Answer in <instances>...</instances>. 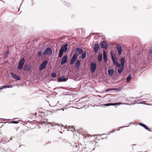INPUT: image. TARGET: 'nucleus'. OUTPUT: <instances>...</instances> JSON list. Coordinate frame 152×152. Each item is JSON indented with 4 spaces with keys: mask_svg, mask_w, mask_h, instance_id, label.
Masks as SVG:
<instances>
[{
    "mask_svg": "<svg viewBox=\"0 0 152 152\" xmlns=\"http://www.w3.org/2000/svg\"><path fill=\"white\" fill-rule=\"evenodd\" d=\"M18 123H19V122L17 121H12V123L15 124H18Z\"/></svg>",
    "mask_w": 152,
    "mask_h": 152,
    "instance_id": "29",
    "label": "nucleus"
},
{
    "mask_svg": "<svg viewBox=\"0 0 152 152\" xmlns=\"http://www.w3.org/2000/svg\"><path fill=\"white\" fill-rule=\"evenodd\" d=\"M103 55L104 61V62H106L107 60V57L106 56V52L104 50H103Z\"/></svg>",
    "mask_w": 152,
    "mask_h": 152,
    "instance_id": "19",
    "label": "nucleus"
},
{
    "mask_svg": "<svg viewBox=\"0 0 152 152\" xmlns=\"http://www.w3.org/2000/svg\"><path fill=\"white\" fill-rule=\"evenodd\" d=\"M86 51L84 52L82 54L81 58L82 59L84 58L86 56Z\"/></svg>",
    "mask_w": 152,
    "mask_h": 152,
    "instance_id": "26",
    "label": "nucleus"
},
{
    "mask_svg": "<svg viewBox=\"0 0 152 152\" xmlns=\"http://www.w3.org/2000/svg\"><path fill=\"white\" fill-rule=\"evenodd\" d=\"M80 65V62L79 60H77L75 63V68L76 69L78 68Z\"/></svg>",
    "mask_w": 152,
    "mask_h": 152,
    "instance_id": "17",
    "label": "nucleus"
},
{
    "mask_svg": "<svg viewBox=\"0 0 152 152\" xmlns=\"http://www.w3.org/2000/svg\"><path fill=\"white\" fill-rule=\"evenodd\" d=\"M121 103L119 102L117 103H107L106 104H102L100 105H98L99 106H101L102 107H103L104 106H111V105H117L118 104H121ZM96 106H98L96 105Z\"/></svg>",
    "mask_w": 152,
    "mask_h": 152,
    "instance_id": "11",
    "label": "nucleus"
},
{
    "mask_svg": "<svg viewBox=\"0 0 152 152\" xmlns=\"http://www.w3.org/2000/svg\"><path fill=\"white\" fill-rule=\"evenodd\" d=\"M116 48L118 50V54L119 55L121 54L122 49L121 46L119 45H117Z\"/></svg>",
    "mask_w": 152,
    "mask_h": 152,
    "instance_id": "13",
    "label": "nucleus"
},
{
    "mask_svg": "<svg viewBox=\"0 0 152 152\" xmlns=\"http://www.w3.org/2000/svg\"><path fill=\"white\" fill-rule=\"evenodd\" d=\"M2 88L1 86V87H0V90H2Z\"/></svg>",
    "mask_w": 152,
    "mask_h": 152,
    "instance_id": "32",
    "label": "nucleus"
},
{
    "mask_svg": "<svg viewBox=\"0 0 152 152\" xmlns=\"http://www.w3.org/2000/svg\"><path fill=\"white\" fill-rule=\"evenodd\" d=\"M52 50L50 48H47L43 54L44 55H51L52 53Z\"/></svg>",
    "mask_w": 152,
    "mask_h": 152,
    "instance_id": "4",
    "label": "nucleus"
},
{
    "mask_svg": "<svg viewBox=\"0 0 152 152\" xmlns=\"http://www.w3.org/2000/svg\"><path fill=\"white\" fill-rule=\"evenodd\" d=\"M42 52L41 51L39 52L38 53V55L39 56H41L42 55Z\"/></svg>",
    "mask_w": 152,
    "mask_h": 152,
    "instance_id": "30",
    "label": "nucleus"
},
{
    "mask_svg": "<svg viewBox=\"0 0 152 152\" xmlns=\"http://www.w3.org/2000/svg\"><path fill=\"white\" fill-rule=\"evenodd\" d=\"M67 80L66 78L60 77L58 79V81L59 82H65Z\"/></svg>",
    "mask_w": 152,
    "mask_h": 152,
    "instance_id": "20",
    "label": "nucleus"
},
{
    "mask_svg": "<svg viewBox=\"0 0 152 152\" xmlns=\"http://www.w3.org/2000/svg\"><path fill=\"white\" fill-rule=\"evenodd\" d=\"M73 130H74V128H73V129H72V131H73Z\"/></svg>",
    "mask_w": 152,
    "mask_h": 152,
    "instance_id": "34",
    "label": "nucleus"
},
{
    "mask_svg": "<svg viewBox=\"0 0 152 152\" xmlns=\"http://www.w3.org/2000/svg\"><path fill=\"white\" fill-rule=\"evenodd\" d=\"M36 115V113H35Z\"/></svg>",
    "mask_w": 152,
    "mask_h": 152,
    "instance_id": "40",
    "label": "nucleus"
},
{
    "mask_svg": "<svg viewBox=\"0 0 152 152\" xmlns=\"http://www.w3.org/2000/svg\"><path fill=\"white\" fill-rule=\"evenodd\" d=\"M96 67V64L95 63L92 62L91 64V69L92 72H94Z\"/></svg>",
    "mask_w": 152,
    "mask_h": 152,
    "instance_id": "9",
    "label": "nucleus"
},
{
    "mask_svg": "<svg viewBox=\"0 0 152 152\" xmlns=\"http://www.w3.org/2000/svg\"><path fill=\"white\" fill-rule=\"evenodd\" d=\"M102 55H99L98 56V60L99 62H100L102 61Z\"/></svg>",
    "mask_w": 152,
    "mask_h": 152,
    "instance_id": "25",
    "label": "nucleus"
},
{
    "mask_svg": "<svg viewBox=\"0 0 152 152\" xmlns=\"http://www.w3.org/2000/svg\"><path fill=\"white\" fill-rule=\"evenodd\" d=\"M110 90H113V89H111Z\"/></svg>",
    "mask_w": 152,
    "mask_h": 152,
    "instance_id": "36",
    "label": "nucleus"
},
{
    "mask_svg": "<svg viewBox=\"0 0 152 152\" xmlns=\"http://www.w3.org/2000/svg\"><path fill=\"white\" fill-rule=\"evenodd\" d=\"M121 63L120 67L118 69V71L119 73H121L124 69L125 64V60L123 58H121L120 60Z\"/></svg>",
    "mask_w": 152,
    "mask_h": 152,
    "instance_id": "1",
    "label": "nucleus"
},
{
    "mask_svg": "<svg viewBox=\"0 0 152 152\" xmlns=\"http://www.w3.org/2000/svg\"><path fill=\"white\" fill-rule=\"evenodd\" d=\"M131 79V74H129L128 76H127L126 79V82L127 83L129 82Z\"/></svg>",
    "mask_w": 152,
    "mask_h": 152,
    "instance_id": "23",
    "label": "nucleus"
},
{
    "mask_svg": "<svg viewBox=\"0 0 152 152\" xmlns=\"http://www.w3.org/2000/svg\"><path fill=\"white\" fill-rule=\"evenodd\" d=\"M24 69L25 71H29L30 69V66L28 65H25L24 67Z\"/></svg>",
    "mask_w": 152,
    "mask_h": 152,
    "instance_id": "21",
    "label": "nucleus"
},
{
    "mask_svg": "<svg viewBox=\"0 0 152 152\" xmlns=\"http://www.w3.org/2000/svg\"><path fill=\"white\" fill-rule=\"evenodd\" d=\"M48 63V61L47 60L44 61L41 64L40 67L39 69L42 70L43 69L45 68L46 65Z\"/></svg>",
    "mask_w": 152,
    "mask_h": 152,
    "instance_id": "7",
    "label": "nucleus"
},
{
    "mask_svg": "<svg viewBox=\"0 0 152 152\" xmlns=\"http://www.w3.org/2000/svg\"><path fill=\"white\" fill-rule=\"evenodd\" d=\"M67 56L66 55L64 56L61 61V65H62L64 64H65L67 61Z\"/></svg>",
    "mask_w": 152,
    "mask_h": 152,
    "instance_id": "10",
    "label": "nucleus"
},
{
    "mask_svg": "<svg viewBox=\"0 0 152 152\" xmlns=\"http://www.w3.org/2000/svg\"><path fill=\"white\" fill-rule=\"evenodd\" d=\"M108 74L110 76H112L114 74V71L113 69H108Z\"/></svg>",
    "mask_w": 152,
    "mask_h": 152,
    "instance_id": "18",
    "label": "nucleus"
},
{
    "mask_svg": "<svg viewBox=\"0 0 152 152\" xmlns=\"http://www.w3.org/2000/svg\"><path fill=\"white\" fill-rule=\"evenodd\" d=\"M149 52L151 54L152 53V50L151 49H150L149 50Z\"/></svg>",
    "mask_w": 152,
    "mask_h": 152,
    "instance_id": "31",
    "label": "nucleus"
},
{
    "mask_svg": "<svg viewBox=\"0 0 152 152\" xmlns=\"http://www.w3.org/2000/svg\"><path fill=\"white\" fill-rule=\"evenodd\" d=\"M111 56L113 64L114 65H115L117 67H120V64H119L118 62L115 61L113 55V52H111Z\"/></svg>",
    "mask_w": 152,
    "mask_h": 152,
    "instance_id": "3",
    "label": "nucleus"
},
{
    "mask_svg": "<svg viewBox=\"0 0 152 152\" xmlns=\"http://www.w3.org/2000/svg\"><path fill=\"white\" fill-rule=\"evenodd\" d=\"M12 140V137H11L10 138V140Z\"/></svg>",
    "mask_w": 152,
    "mask_h": 152,
    "instance_id": "33",
    "label": "nucleus"
},
{
    "mask_svg": "<svg viewBox=\"0 0 152 152\" xmlns=\"http://www.w3.org/2000/svg\"><path fill=\"white\" fill-rule=\"evenodd\" d=\"M77 54L76 53H74L73 54V56L70 61V64H73L75 61L77 59Z\"/></svg>",
    "mask_w": 152,
    "mask_h": 152,
    "instance_id": "5",
    "label": "nucleus"
},
{
    "mask_svg": "<svg viewBox=\"0 0 152 152\" xmlns=\"http://www.w3.org/2000/svg\"><path fill=\"white\" fill-rule=\"evenodd\" d=\"M68 46L67 44H65L64 46H62L58 54V56L59 57H61L63 54V52H66L67 50V47Z\"/></svg>",
    "mask_w": 152,
    "mask_h": 152,
    "instance_id": "2",
    "label": "nucleus"
},
{
    "mask_svg": "<svg viewBox=\"0 0 152 152\" xmlns=\"http://www.w3.org/2000/svg\"><path fill=\"white\" fill-rule=\"evenodd\" d=\"M9 51H6L4 53V55L5 56L7 57Z\"/></svg>",
    "mask_w": 152,
    "mask_h": 152,
    "instance_id": "28",
    "label": "nucleus"
},
{
    "mask_svg": "<svg viewBox=\"0 0 152 152\" xmlns=\"http://www.w3.org/2000/svg\"><path fill=\"white\" fill-rule=\"evenodd\" d=\"M57 104V103L54 102V101H52L50 103H49V105L51 107H54Z\"/></svg>",
    "mask_w": 152,
    "mask_h": 152,
    "instance_id": "22",
    "label": "nucleus"
},
{
    "mask_svg": "<svg viewBox=\"0 0 152 152\" xmlns=\"http://www.w3.org/2000/svg\"><path fill=\"white\" fill-rule=\"evenodd\" d=\"M24 62V58H23L19 62L18 68V69L20 70L22 68Z\"/></svg>",
    "mask_w": 152,
    "mask_h": 152,
    "instance_id": "6",
    "label": "nucleus"
},
{
    "mask_svg": "<svg viewBox=\"0 0 152 152\" xmlns=\"http://www.w3.org/2000/svg\"><path fill=\"white\" fill-rule=\"evenodd\" d=\"M119 129H118V130H118V131H119Z\"/></svg>",
    "mask_w": 152,
    "mask_h": 152,
    "instance_id": "38",
    "label": "nucleus"
},
{
    "mask_svg": "<svg viewBox=\"0 0 152 152\" xmlns=\"http://www.w3.org/2000/svg\"><path fill=\"white\" fill-rule=\"evenodd\" d=\"M1 87L2 89H3V88H12V86L11 85H7L4 86H2Z\"/></svg>",
    "mask_w": 152,
    "mask_h": 152,
    "instance_id": "24",
    "label": "nucleus"
},
{
    "mask_svg": "<svg viewBox=\"0 0 152 152\" xmlns=\"http://www.w3.org/2000/svg\"><path fill=\"white\" fill-rule=\"evenodd\" d=\"M139 124L140 126L148 130V131L150 132L151 131V130L149 128L148 126H147L146 125H145V124H143L141 123H140Z\"/></svg>",
    "mask_w": 152,
    "mask_h": 152,
    "instance_id": "16",
    "label": "nucleus"
},
{
    "mask_svg": "<svg viewBox=\"0 0 152 152\" xmlns=\"http://www.w3.org/2000/svg\"><path fill=\"white\" fill-rule=\"evenodd\" d=\"M10 74L12 78L16 80H19L20 79V77L19 76H17L12 72H10Z\"/></svg>",
    "mask_w": 152,
    "mask_h": 152,
    "instance_id": "12",
    "label": "nucleus"
},
{
    "mask_svg": "<svg viewBox=\"0 0 152 152\" xmlns=\"http://www.w3.org/2000/svg\"><path fill=\"white\" fill-rule=\"evenodd\" d=\"M107 43L106 41H102L101 44V47L102 48L106 49L107 47Z\"/></svg>",
    "mask_w": 152,
    "mask_h": 152,
    "instance_id": "8",
    "label": "nucleus"
},
{
    "mask_svg": "<svg viewBox=\"0 0 152 152\" xmlns=\"http://www.w3.org/2000/svg\"><path fill=\"white\" fill-rule=\"evenodd\" d=\"M83 52V50L81 48H77L75 50V52L74 53L77 54V55Z\"/></svg>",
    "mask_w": 152,
    "mask_h": 152,
    "instance_id": "14",
    "label": "nucleus"
},
{
    "mask_svg": "<svg viewBox=\"0 0 152 152\" xmlns=\"http://www.w3.org/2000/svg\"><path fill=\"white\" fill-rule=\"evenodd\" d=\"M99 44L97 43H96L94 45V50L95 51V52L96 53H97L98 51V50L99 49Z\"/></svg>",
    "mask_w": 152,
    "mask_h": 152,
    "instance_id": "15",
    "label": "nucleus"
},
{
    "mask_svg": "<svg viewBox=\"0 0 152 152\" xmlns=\"http://www.w3.org/2000/svg\"><path fill=\"white\" fill-rule=\"evenodd\" d=\"M99 97H101V96H99Z\"/></svg>",
    "mask_w": 152,
    "mask_h": 152,
    "instance_id": "39",
    "label": "nucleus"
},
{
    "mask_svg": "<svg viewBox=\"0 0 152 152\" xmlns=\"http://www.w3.org/2000/svg\"><path fill=\"white\" fill-rule=\"evenodd\" d=\"M105 134H103L102 135H105Z\"/></svg>",
    "mask_w": 152,
    "mask_h": 152,
    "instance_id": "37",
    "label": "nucleus"
},
{
    "mask_svg": "<svg viewBox=\"0 0 152 152\" xmlns=\"http://www.w3.org/2000/svg\"><path fill=\"white\" fill-rule=\"evenodd\" d=\"M121 127L120 128H122L123 127Z\"/></svg>",
    "mask_w": 152,
    "mask_h": 152,
    "instance_id": "35",
    "label": "nucleus"
},
{
    "mask_svg": "<svg viewBox=\"0 0 152 152\" xmlns=\"http://www.w3.org/2000/svg\"><path fill=\"white\" fill-rule=\"evenodd\" d=\"M51 76L52 77H55L56 76V74L55 72H53L51 74Z\"/></svg>",
    "mask_w": 152,
    "mask_h": 152,
    "instance_id": "27",
    "label": "nucleus"
}]
</instances>
